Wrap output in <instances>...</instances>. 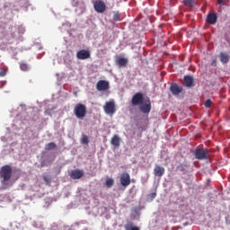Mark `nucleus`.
<instances>
[{
	"instance_id": "30",
	"label": "nucleus",
	"mask_w": 230,
	"mask_h": 230,
	"mask_svg": "<svg viewBox=\"0 0 230 230\" xmlns=\"http://www.w3.org/2000/svg\"><path fill=\"white\" fill-rule=\"evenodd\" d=\"M51 111H52L51 110L48 109L45 111V114L51 115Z\"/></svg>"
},
{
	"instance_id": "22",
	"label": "nucleus",
	"mask_w": 230,
	"mask_h": 230,
	"mask_svg": "<svg viewBox=\"0 0 230 230\" xmlns=\"http://www.w3.org/2000/svg\"><path fill=\"white\" fill-rule=\"evenodd\" d=\"M57 148V145L54 142L49 143L46 145L45 149L46 150H54Z\"/></svg>"
},
{
	"instance_id": "29",
	"label": "nucleus",
	"mask_w": 230,
	"mask_h": 230,
	"mask_svg": "<svg viewBox=\"0 0 230 230\" xmlns=\"http://www.w3.org/2000/svg\"><path fill=\"white\" fill-rule=\"evenodd\" d=\"M43 180L45 181V182H46L47 184L50 183V181H51V180L49 179L47 176H45V177L43 178Z\"/></svg>"
},
{
	"instance_id": "19",
	"label": "nucleus",
	"mask_w": 230,
	"mask_h": 230,
	"mask_svg": "<svg viewBox=\"0 0 230 230\" xmlns=\"http://www.w3.org/2000/svg\"><path fill=\"white\" fill-rule=\"evenodd\" d=\"M189 167H190V164L188 163L181 164L177 166V170L180 172H188Z\"/></svg>"
},
{
	"instance_id": "25",
	"label": "nucleus",
	"mask_w": 230,
	"mask_h": 230,
	"mask_svg": "<svg viewBox=\"0 0 230 230\" xmlns=\"http://www.w3.org/2000/svg\"><path fill=\"white\" fill-rule=\"evenodd\" d=\"M114 22H120V13L119 12H115L113 15Z\"/></svg>"
},
{
	"instance_id": "26",
	"label": "nucleus",
	"mask_w": 230,
	"mask_h": 230,
	"mask_svg": "<svg viewBox=\"0 0 230 230\" xmlns=\"http://www.w3.org/2000/svg\"><path fill=\"white\" fill-rule=\"evenodd\" d=\"M82 144H84V145L89 144V137L83 136V137H82Z\"/></svg>"
},
{
	"instance_id": "1",
	"label": "nucleus",
	"mask_w": 230,
	"mask_h": 230,
	"mask_svg": "<svg viewBox=\"0 0 230 230\" xmlns=\"http://www.w3.org/2000/svg\"><path fill=\"white\" fill-rule=\"evenodd\" d=\"M74 114L78 119H84L87 114V108L85 105L78 103L74 108Z\"/></svg>"
},
{
	"instance_id": "21",
	"label": "nucleus",
	"mask_w": 230,
	"mask_h": 230,
	"mask_svg": "<svg viewBox=\"0 0 230 230\" xmlns=\"http://www.w3.org/2000/svg\"><path fill=\"white\" fill-rule=\"evenodd\" d=\"M182 3L187 7H193L196 4L195 0H184Z\"/></svg>"
},
{
	"instance_id": "28",
	"label": "nucleus",
	"mask_w": 230,
	"mask_h": 230,
	"mask_svg": "<svg viewBox=\"0 0 230 230\" xmlns=\"http://www.w3.org/2000/svg\"><path fill=\"white\" fill-rule=\"evenodd\" d=\"M6 74H7V71H6L5 69H2V70H0V76H1V77L5 76V75H6Z\"/></svg>"
},
{
	"instance_id": "8",
	"label": "nucleus",
	"mask_w": 230,
	"mask_h": 230,
	"mask_svg": "<svg viewBox=\"0 0 230 230\" xmlns=\"http://www.w3.org/2000/svg\"><path fill=\"white\" fill-rule=\"evenodd\" d=\"M139 111L144 114L150 113V111H152V102H150V99H147L144 104L139 106Z\"/></svg>"
},
{
	"instance_id": "6",
	"label": "nucleus",
	"mask_w": 230,
	"mask_h": 230,
	"mask_svg": "<svg viewBox=\"0 0 230 230\" xmlns=\"http://www.w3.org/2000/svg\"><path fill=\"white\" fill-rule=\"evenodd\" d=\"M145 101V98L143 97V93H137L134 94L131 100V103L133 106H137L143 104V102Z\"/></svg>"
},
{
	"instance_id": "16",
	"label": "nucleus",
	"mask_w": 230,
	"mask_h": 230,
	"mask_svg": "<svg viewBox=\"0 0 230 230\" xmlns=\"http://www.w3.org/2000/svg\"><path fill=\"white\" fill-rule=\"evenodd\" d=\"M120 143H121V138L119 137V135H115L111 137V144L115 147H119Z\"/></svg>"
},
{
	"instance_id": "9",
	"label": "nucleus",
	"mask_w": 230,
	"mask_h": 230,
	"mask_svg": "<svg viewBox=\"0 0 230 230\" xmlns=\"http://www.w3.org/2000/svg\"><path fill=\"white\" fill-rule=\"evenodd\" d=\"M93 8L98 13H102L106 11L107 6L103 1H96L93 4Z\"/></svg>"
},
{
	"instance_id": "14",
	"label": "nucleus",
	"mask_w": 230,
	"mask_h": 230,
	"mask_svg": "<svg viewBox=\"0 0 230 230\" xmlns=\"http://www.w3.org/2000/svg\"><path fill=\"white\" fill-rule=\"evenodd\" d=\"M164 167H162L161 165H156L154 169V174L157 177H162L163 175H164Z\"/></svg>"
},
{
	"instance_id": "10",
	"label": "nucleus",
	"mask_w": 230,
	"mask_h": 230,
	"mask_svg": "<svg viewBox=\"0 0 230 230\" xmlns=\"http://www.w3.org/2000/svg\"><path fill=\"white\" fill-rule=\"evenodd\" d=\"M76 58L80 60H86L91 58V51L81 49L76 53Z\"/></svg>"
},
{
	"instance_id": "15",
	"label": "nucleus",
	"mask_w": 230,
	"mask_h": 230,
	"mask_svg": "<svg viewBox=\"0 0 230 230\" xmlns=\"http://www.w3.org/2000/svg\"><path fill=\"white\" fill-rule=\"evenodd\" d=\"M116 65L119 67H126L128 65V59L124 58H119L116 59Z\"/></svg>"
},
{
	"instance_id": "18",
	"label": "nucleus",
	"mask_w": 230,
	"mask_h": 230,
	"mask_svg": "<svg viewBox=\"0 0 230 230\" xmlns=\"http://www.w3.org/2000/svg\"><path fill=\"white\" fill-rule=\"evenodd\" d=\"M217 17L215 13H209L207 17V22L209 24H215L217 22Z\"/></svg>"
},
{
	"instance_id": "3",
	"label": "nucleus",
	"mask_w": 230,
	"mask_h": 230,
	"mask_svg": "<svg viewBox=\"0 0 230 230\" xmlns=\"http://www.w3.org/2000/svg\"><path fill=\"white\" fill-rule=\"evenodd\" d=\"M1 178L3 182L8 181L12 178V168L11 166H4L0 172Z\"/></svg>"
},
{
	"instance_id": "20",
	"label": "nucleus",
	"mask_w": 230,
	"mask_h": 230,
	"mask_svg": "<svg viewBox=\"0 0 230 230\" xmlns=\"http://www.w3.org/2000/svg\"><path fill=\"white\" fill-rule=\"evenodd\" d=\"M219 58H220V61L223 64H226L229 61V56L226 53H223V52L220 53Z\"/></svg>"
},
{
	"instance_id": "4",
	"label": "nucleus",
	"mask_w": 230,
	"mask_h": 230,
	"mask_svg": "<svg viewBox=\"0 0 230 230\" xmlns=\"http://www.w3.org/2000/svg\"><path fill=\"white\" fill-rule=\"evenodd\" d=\"M195 158L198 160H208L209 159V153L204 148H198L194 151Z\"/></svg>"
},
{
	"instance_id": "11",
	"label": "nucleus",
	"mask_w": 230,
	"mask_h": 230,
	"mask_svg": "<svg viewBox=\"0 0 230 230\" xmlns=\"http://www.w3.org/2000/svg\"><path fill=\"white\" fill-rule=\"evenodd\" d=\"M84 175V172L82 170H79V169L73 170V171H71V173H70V177L73 180H79V179L83 178Z\"/></svg>"
},
{
	"instance_id": "12",
	"label": "nucleus",
	"mask_w": 230,
	"mask_h": 230,
	"mask_svg": "<svg viewBox=\"0 0 230 230\" xmlns=\"http://www.w3.org/2000/svg\"><path fill=\"white\" fill-rule=\"evenodd\" d=\"M170 91L173 95H179L181 93H182V87L178 86L175 83H172L171 84Z\"/></svg>"
},
{
	"instance_id": "27",
	"label": "nucleus",
	"mask_w": 230,
	"mask_h": 230,
	"mask_svg": "<svg viewBox=\"0 0 230 230\" xmlns=\"http://www.w3.org/2000/svg\"><path fill=\"white\" fill-rule=\"evenodd\" d=\"M211 104H212L211 100H207L206 102H205V107L210 108V107H211Z\"/></svg>"
},
{
	"instance_id": "13",
	"label": "nucleus",
	"mask_w": 230,
	"mask_h": 230,
	"mask_svg": "<svg viewBox=\"0 0 230 230\" xmlns=\"http://www.w3.org/2000/svg\"><path fill=\"white\" fill-rule=\"evenodd\" d=\"M184 84L187 88H191L195 86V80L191 77V75H185L184 78Z\"/></svg>"
},
{
	"instance_id": "5",
	"label": "nucleus",
	"mask_w": 230,
	"mask_h": 230,
	"mask_svg": "<svg viewBox=\"0 0 230 230\" xmlns=\"http://www.w3.org/2000/svg\"><path fill=\"white\" fill-rule=\"evenodd\" d=\"M119 181L121 186L127 188L131 184V176L128 172H123L119 176Z\"/></svg>"
},
{
	"instance_id": "24",
	"label": "nucleus",
	"mask_w": 230,
	"mask_h": 230,
	"mask_svg": "<svg viewBox=\"0 0 230 230\" xmlns=\"http://www.w3.org/2000/svg\"><path fill=\"white\" fill-rule=\"evenodd\" d=\"M114 183H115V181H114L113 179H108V180H106V181H105V185H106V187H108V188H111V187L114 185Z\"/></svg>"
},
{
	"instance_id": "2",
	"label": "nucleus",
	"mask_w": 230,
	"mask_h": 230,
	"mask_svg": "<svg viewBox=\"0 0 230 230\" xmlns=\"http://www.w3.org/2000/svg\"><path fill=\"white\" fill-rule=\"evenodd\" d=\"M103 111L107 115L113 116L117 111V105L114 101L107 102L103 106Z\"/></svg>"
},
{
	"instance_id": "32",
	"label": "nucleus",
	"mask_w": 230,
	"mask_h": 230,
	"mask_svg": "<svg viewBox=\"0 0 230 230\" xmlns=\"http://www.w3.org/2000/svg\"><path fill=\"white\" fill-rule=\"evenodd\" d=\"M156 194L155 193H152V197L155 198Z\"/></svg>"
},
{
	"instance_id": "31",
	"label": "nucleus",
	"mask_w": 230,
	"mask_h": 230,
	"mask_svg": "<svg viewBox=\"0 0 230 230\" xmlns=\"http://www.w3.org/2000/svg\"><path fill=\"white\" fill-rule=\"evenodd\" d=\"M224 2H225V0H217L218 4H220V5L223 4Z\"/></svg>"
},
{
	"instance_id": "17",
	"label": "nucleus",
	"mask_w": 230,
	"mask_h": 230,
	"mask_svg": "<svg viewBox=\"0 0 230 230\" xmlns=\"http://www.w3.org/2000/svg\"><path fill=\"white\" fill-rule=\"evenodd\" d=\"M125 230H141L139 226H135L133 222H128L125 226Z\"/></svg>"
},
{
	"instance_id": "23",
	"label": "nucleus",
	"mask_w": 230,
	"mask_h": 230,
	"mask_svg": "<svg viewBox=\"0 0 230 230\" xmlns=\"http://www.w3.org/2000/svg\"><path fill=\"white\" fill-rule=\"evenodd\" d=\"M20 69L23 72H27V71L30 70V66L25 63H21L20 64Z\"/></svg>"
},
{
	"instance_id": "7",
	"label": "nucleus",
	"mask_w": 230,
	"mask_h": 230,
	"mask_svg": "<svg viewBox=\"0 0 230 230\" xmlns=\"http://www.w3.org/2000/svg\"><path fill=\"white\" fill-rule=\"evenodd\" d=\"M110 82L105 81V80H100L97 84H96V89L99 92H105L108 91L110 89Z\"/></svg>"
}]
</instances>
